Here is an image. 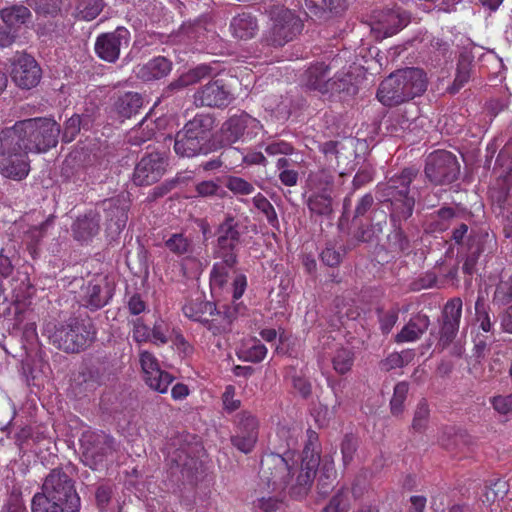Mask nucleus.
<instances>
[{
  "mask_svg": "<svg viewBox=\"0 0 512 512\" xmlns=\"http://www.w3.org/2000/svg\"><path fill=\"white\" fill-rule=\"evenodd\" d=\"M307 439L301 455V465L291 451L263 455L260 463V482L274 493L288 494L294 499L304 498L311 489L320 464L321 446L314 430H307Z\"/></svg>",
  "mask_w": 512,
  "mask_h": 512,
  "instance_id": "f257e3e1",
  "label": "nucleus"
},
{
  "mask_svg": "<svg viewBox=\"0 0 512 512\" xmlns=\"http://www.w3.org/2000/svg\"><path fill=\"white\" fill-rule=\"evenodd\" d=\"M0 173L21 180L30 171L28 153L32 144V119L18 121L0 133Z\"/></svg>",
  "mask_w": 512,
  "mask_h": 512,
  "instance_id": "f03ea898",
  "label": "nucleus"
},
{
  "mask_svg": "<svg viewBox=\"0 0 512 512\" xmlns=\"http://www.w3.org/2000/svg\"><path fill=\"white\" fill-rule=\"evenodd\" d=\"M80 497L72 479L53 469L45 478L42 493L34 494V512H79Z\"/></svg>",
  "mask_w": 512,
  "mask_h": 512,
  "instance_id": "7ed1b4c3",
  "label": "nucleus"
},
{
  "mask_svg": "<svg viewBox=\"0 0 512 512\" xmlns=\"http://www.w3.org/2000/svg\"><path fill=\"white\" fill-rule=\"evenodd\" d=\"M426 73L416 67L397 70L379 85L377 99L385 106L393 107L421 96L427 89Z\"/></svg>",
  "mask_w": 512,
  "mask_h": 512,
  "instance_id": "20e7f679",
  "label": "nucleus"
},
{
  "mask_svg": "<svg viewBox=\"0 0 512 512\" xmlns=\"http://www.w3.org/2000/svg\"><path fill=\"white\" fill-rule=\"evenodd\" d=\"M418 173L417 168L406 167L388 178L385 183L377 185L382 201L389 203L390 221L407 220L413 215L416 197L412 193L411 184Z\"/></svg>",
  "mask_w": 512,
  "mask_h": 512,
  "instance_id": "39448f33",
  "label": "nucleus"
},
{
  "mask_svg": "<svg viewBox=\"0 0 512 512\" xmlns=\"http://www.w3.org/2000/svg\"><path fill=\"white\" fill-rule=\"evenodd\" d=\"M338 59L317 60L309 64L300 76V84L308 90L325 94L353 95L357 87L352 83L349 73L332 70L337 68Z\"/></svg>",
  "mask_w": 512,
  "mask_h": 512,
  "instance_id": "423d86ee",
  "label": "nucleus"
},
{
  "mask_svg": "<svg viewBox=\"0 0 512 512\" xmlns=\"http://www.w3.org/2000/svg\"><path fill=\"white\" fill-rule=\"evenodd\" d=\"M182 311L185 317L200 323L214 336L230 333L237 315L236 308L223 306L222 310L217 309L215 303L201 296L188 300L182 307Z\"/></svg>",
  "mask_w": 512,
  "mask_h": 512,
  "instance_id": "0eeeda50",
  "label": "nucleus"
},
{
  "mask_svg": "<svg viewBox=\"0 0 512 512\" xmlns=\"http://www.w3.org/2000/svg\"><path fill=\"white\" fill-rule=\"evenodd\" d=\"M97 331L89 317L71 316L49 336L57 348L67 353H79L85 350L96 338Z\"/></svg>",
  "mask_w": 512,
  "mask_h": 512,
  "instance_id": "6e6552de",
  "label": "nucleus"
},
{
  "mask_svg": "<svg viewBox=\"0 0 512 512\" xmlns=\"http://www.w3.org/2000/svg\"><path fill=\"white\" fill-rule=\"evenodd\" d=\"M270 27L267 42L274 47H282L292 41L303 30V22L296 12L284 6H272L269 10Z\"/></svg>",
  "mask_w": 512,
  "mask_h": 512,
  "instance_id": "1a4fd4ad",
  "label": "nucleus"
},
{
  "mask_svg": "<svg viewBox=\"0 0 512 512\" xmlns=\"http://www.w3.org/2000/svg\"><path fill=\"white\" fill-rule=\"evenodd\" d=\"M460 172L456 156L446 150H437L426 158L424 173L434 185H444L454 182Z\"/></svg>",
  "mask_w": 512,
  "mask_h": 512,
  "instance_id": "9d476101",
  "label": "nucleus"
},
{
  "mask_svg": "<svg viewBox=\"0 0 512 512\" xmlns=\"http://www.w3.org/2000/svg\"><path fill=\"white\" fill-rule=\"evenodd\" d=\"M240 226L233 216H227L216 230L214 258H219L229 265L238 264L237 248L241 242Z\"/></svg>",
  "mask_w": 512,
  "mask_h": 512,
  "instance_id": "9b49d317",
  "label": "nucleus"
},
{
  "mask_svg": "<svg viewBox=\"0 0 512 512\" xmlns=\"http://www.w3.org/2000/svg\"><path fill=\"white\" fill-rule=\"evenodd\" d=\"M234 434L231 444L239 451L249 454L254 449L259 436V419L252 412L243 410L233 420Z\"/></svg>",
  "mask_w": 512,
  "mask_h": 512,
  "instance_id": "f8f14e48",
  "label": "nucleus"
},
{
  "mask_svg": "<svg viewBox=\"0 0 512 512\" xmlns=\"http://www.w3.org/2000/svg\"><path fill=\"white\" fill-rule=\"evenodd\" d=\"M139 362L145 383L154 391L166 393L174 377L161 369L156 356L147 350H141Z\"/></svg>",
  "mask_w": 512,
  "mask_h": 512,
  "instance_id": "ddd939ff",
  "label": "nucleus"
},
{
  "mask_svg": "<svg viewBox=\"0 0 512 512\" xmlns=\"http://www.w3.org/2000/svg\"><path fill=\"white\" fill-rule=\"evenodd\" d=\"M130 32L125 27H117L113 32L100 34L95 42L97 56L109 63H114L120 56L122 47H128Z\"/></svg>",
  "mask_w": 512,
  "mask_h": 512,
  "instance_id": "4468645a",
  "label": "nucleus"
},
{
  "mask_svg": "<svg viewBox=\"0 0 512 512\" xmlns=\"http://www.w3.org/2000/svg\"><path fill=\"white\" fill-rule=\"evenodd\" d=\"M166 159L159 152L149 153L136 164L133 182L137 186H149L158 182L165 173Z\"/></svg>",
  "mask_w": 512,
  "mask_h": 512,
  "instance_id": "2eb2a0df",
  "label": "nucleus"
},
{
  "mask_svg": "<svg viewBox=\"0 0 512 512\" xmlns=\"http://www.w3.org/2000/svg\"><path fill=\"white\" fill-rule=\"evenodd\" d=\"M262 125L260 121L246 112L230 116L221 127V134L224 141L233 144L247 136L257 135Z\"/></svg>",
  "mask_w": 512,
  "mask_h": 512,
  "instance_id": "dca6fc26",
  "label": "nucleus"
},
{
  "mask_svg": "<svg viewBox=\"0 0 512 512\" xmlns=\"http://www.w3.org/2000/svg\"><path fill=\"white\" fill-rule=\"evenodd\" d=\"M232 100V93L222 79L209 81L200 87L194 94V103L196 106L224 108Z\"/></svg>",
  "mask_w": 512,
  "mask_h": 512,
  "instance_id": "f3484780",
  "label": "nucleus"
},
{
  "mask_svg": "<svg viewBox=\"0 0 512 512\" xmlns=\"http://www.w3.org/2000/svg\"><path fill=\"white\" fill-rule=\"evenodd\" d=\"M69 0H34L35 11L37 13L39 37L52 35L56 32L57 23L51 19L58 16L62 7L68 4Z\"/></svg>",
  "mask_w": 512,
  "mask_h": 512,
  "instance_id": "a211bd4d",
  "label": "nucleus"
},
{
  "mask_svg": "<svg viewBox=\"0 0 512 512\" xmlns=\"http://www.w3.org/2000/svg\"><path fill=\"white\" fill-rule=\"evenodd\" d=\"M60 125L52 118L34 117V150L46 152L58 144Z\"/></svg>",
  "mask_w": 512,
  "mask_h": 512,
  "instance_id": "6ab92c4d",
  "label": "nucleus"
},
{
  "mask_svg": "<svg viewBox=\"0 0 512 512\" xmlns=\"http://www.w3.org/2000/svg\"><path fill=\"white\" fill-rule=\"evenodd\" d=\"M108 229L121 232L128 220L129 203L124 196H117L103 201Z\"/></svg>",
  "mask_w": 512,
  "mask_h": 512,
  "instance_id": "aec40b11",
  "label": "nucleus"
},
{
  "mask_svg": "<svg viewBox=\"0 0 512 512\" xmlns=\"http://www.w3.org/2000/svg\"><path fill=\"white\" fill-rule=\"evenodd\" d=\"M85 454L102 459L113 449L114 439L103 431H86L80 439Z\"/></svg>",
  "mask_w": 512,
  "mask_h": 512,
  "instance_id": "412c9836",
  "label": "nucleus"
},
{
  "mask_svg": "<svg viewBox=\"0 0 512 512\" xmlns=\"http://www.w3.org/2000/svg\"><path fill=\"white\" fill-rule=\"evenodd\" d=\"M113 296V289L104 278L100 282L90 281L85 288L83 301L91 311H96L108 304Z\"/></svg>",
  "mask_w": 512,
  "mask_h": 512,
  "instance_id": "4be33fe9",
  "label": "nucleus"
},
{
  "mask_svg": "<svg viewBox=\"0 0 512 512\" xmlns=\"http://www.w3.org/2000/svg\"><path fill=\"white\" fill-rule=\"evenodd\" d=\"M408 23V16L400 8H391L381 11L377 15V27L376 29L383 33L384 37H390Z\"/></svg>",
  "mask_w": 512,
  "mask_h": 512,
  "instance_id": "5701e85b",
  "label": "nucleus"
},
{
  "mask_svg": "<svg viewBox=\"0 0 512 512\" xmlns=\"http://www.w3.org/2000/svg\"><path fill=\"white\" fill-rule=\"evenodd\" d=\"M171 70L172 62L164 56H157L142 65H138L135 74L138 79L150 82L168 76Z\"/></svg>",
  "mask_w": 512,
  "mask_h": 512,
  "instance_id": "b1692460",
  "label": "nucleus"
},
{
  "mask_svg": "<svg viewBox=\"0 0 512 512\" xmlns=\"http://www.w3.org/2000/svg\"><path fill=\"white\" fill-rule=\"evenodd\" d=\"M229 29L236 39H252L259 31L257 17L249 11L238 13L231 19Z\"/></svg>",
  "mask_w": 512,
  "mask_h": 512,
  "instance_id": "393cba45",
  "label": "nucleus"
},
{
  "mask_svg": "<svg viewBox=\"0 0 512 512\" xmlns=\"http://www.w3.org/2000/svg\"><path fill=\"white\" fill-rule=\"evenodd\" d=\"M214 125L215 118L211 114L198 113L185 124L183 130L192 136H197L200 142L211 147L210 141Z\"/></svg>",
  "mask_w": 512,
  "mask_h": 512,
  "instance_id": "a878e982",
  "label": "nucleus"
},
{
  "mask_svg": "<svg viewBox=\"0 0 512 512\" xmlns=\"http://www.w3.org/2000/svg\"><path fill=\"white\" fill-rule=\"evenodd\" d=\"M210 149V146L200 142L197 136H192L183 129L176 134L174 151L181 157H194L200 154H207Z\"/></svg>",
  "mask_w": 512,
  "mask_h": 512,
  "instance_id": "bb28decb",
  "label": "nucleus"
},
{
  "mask_svg": "<svg viewBox=\"0 0 512 512\" xmlns=\"http://www.w3.org/2000/svg\"><path fill=\"white\" fill-rule=\"evenodd\" d=\"M430 325L429 317L425 314L418 313L410 318L400 332L395 336V342L405 343L414 342L427 331Z\"/></svg>",
  "mask_w": 512,
  "mask_h": 512,
  "instance_id": "cd10ccee",
  "label": "nucleus"
},
{
  "mask_svg": "<svg viewBox=\"0 0 512 512\" xmlns=\"http://www.w3.org/2000/svg\"><path fill=\"white\" fill-rule=\"evenodd\" d=\"M32 59L27 53L19 54L12 63L11 78L22 89L32 88Z\"/></svg>",
  "mask_w": 512,
  "mask_h": 512,
  "instance_id": "c85d7f7f",
  "label": "nucleus"
},
{
  "mask_svg": "<svg viewBox=\"0 0 512 512\" xmlns=\"http://www.w3.org/2000/svg\"><path fill=\"white\" fill-rule=\"evenodd\" d=\"M99 216L96 213H89L78 218L73 225L74 238L81 242L91 241L100 229Z\"/></svg>",
  "mask_w": 512,
  "mask_h": 512,
  "instance_id": "c756f323",
  "label": "nucleus"
},
{
  "mask_svg": "<svg viewBox=\"0 0 512 512\" xmlns=\"http://www.w3.org/2000/svg\"><path fill=\"white\" fill-rule=\"evenodd\" d=\"M143 106V97L137 92H126L119 96L115 102V109L119 116L131 118L136 115Z\"/></svg>",
  "mask_w": 512,
  "mask_h": 512,
  "instance_id": "7c9ffc66",
  "label": "nucleus"
},
{
  "mask_svg": "<svg viewBox=\"0 0 512 512\" xmlns=\"http://www.w3.org/2000/svg\"><path fill=\"white\" fill-rule=\"evenodd\" d=\"M268 353L267 347L258 339H252L240 347L236 355L239 360L250 363L262 362Z\"/></svg>",
  "mask_w": 512,
  "mask_h": 512,
  "instance_id": "2f4dec72",
  "label": "nucleus"
},
{
  "mask_svg": "<svg viewBox=\"0 0 512 512\" xmlns=\"http://www.w3.org/2000/svg\"><path fill=\"white\" fill-rule=\"evenodd\" d=\"M156 133V124L152 120L144 118L139 124L133 127L126 135L130 145L140 146L151 140Z\"/></svg>",
  "mask_w": 512,
  "mask_h": 512,
  "instance_id": "473e14b6",
  "label": "nucleus"
},
{
  "mask_svg": "<svg viewBox=\"0 0 512 512\" xmlns=\"http://www.w3.org/2000/svg\"><path fill=\"white\" fill-rule=\"evenodd\" d=\"M30 10L23 5H12L0 10V18L7 28L16 29L30 18Z\"/></svg>",
  "mask_w": 512,
  "mask_h": 512,
  "instance_id": "72a5a7b5",
  "label": "nucleus"
},
{
  "mask_svg": "<svg viewBox=\"0 0 512 512\" xmlns=\"http://www.w3.org/2000/svg\"><path fill=\"white\" fill-rule=\"evenodd\" d=\"M300 434L301 429L297 427H288L286 425L278 426L276 436L280 442L276 446L277 452L283 454V451H291L296 454L295 449L298 446Z\"/></svg>",
  "mask_w": 512,
  "mask_h": 512,
  "instance_id": "f704fd0d",
  "label": "nucleus"
},
{
  "mask_svg": "<svg viewBox=\"0 0 512 512\" xmlns=\"http://www.w3.org/2000/svg\"><path fill=\"white\" fill-rule=\"evenodd\" d=\"M296 162L287 157H281L276 161L278 179L288 187L296 186L299 180V173L295 169Z\"/></svg>",
  "mask_w": 512,
  "mask_h": 512,
  "instance_id": "c9c22d12",
  "label": "nucleus"
},
{
  "mask_svg": "<svg viewBox=\"0 0 512 512\" xmlns=\"http://www.w3.org/2000/svg\"><path fill=\"white\" fill-rule=\"evenodd\" d=\"M212 69L207 65H199L191 69L187 74L182 75L177 80L171 82L167 89L170 91L179 90L192 85L201 79L210 75Z\"/></svg>",
  "mask_w": 512,
  "mask_h": 512,
  "instance_id": "e433bc0d",
  "label": "nucleus"
},
{
  "mask_svg": "<svg viewBox=\"0 0 512 512\" xmlns=\"http://www.w3.org/2000/svg\"><path fill=\"white\" fill-rule=\"evenodd\" d=\"M472 62L473 58L470 55L466 53L460 54L455 79L451 87L452 92H458L466 83H468L471 77Z\"/></svg>",
  "mask_w": 512,
  "mask_h": 512,
  "instance_id": "4c0bfd02",
  "label": "nucleus"
},
{
  "mask_svg": "<svg viewBox=\"0 0 512 512\" xmlns=\"http://www.w3.org/2000/svg\"><path fill=\"white\" fill-rule=\"evenodd\" d=\"M307 206L311 214L329 216L332 209V198L325 192L313 193L308 197Z\"/></svg>",
  "mask_w": 512,
  "mask_h": 512,
  "instance_id": "58836bf2",
  "label": "nucleus"
},
{
  "mask_svg": "<svg viewBox=\"0 0 512 512\" xmlns=\"http://www.w3.org/2000/svg\"><path fill=\"white\" fill-rule=\"evenodd\" d=\"M350 509V491L343 486L334 493L321 512H349Z\"/></svg>",
  "mask_w": 512,
  "mask_h": 512,
  "instance_id": "ea45409f",
  "label": "nucleus"
},
{
  "mask_svg": "<svg viewBox=\"0 0 512 512\" xmlns=\"http://www.w3.org/2000/svg\"><path fill=\"white\" fill-rule=\"evenodd\" d=\"M403 221H391L393 231L388 235V243L394 252H406L410 249V241L401 227Z\"/></svg>",
  "mask_w": 512,
  "mask_h": 512,
  "instance_id": "a19ab883",
  "label": "nucleus"
},
{
  "mask_svg": "<svg viewBox=\"0 0 512 512\" xmlns=\"http://www.w3.org/2000/svg\"><path fill=\"white\" fill-rule=\"evenodd\" d=\"M166 248L177 256L190 255L193 252L192 241L183 233H174L165 241Z\"/></svg>",
  "mask_w": 512,
  "mask_h": 512,
  "instance_id": "79ce46f5",
  "label": "nucleus"
},
{
  "mask_svg": "<svg viewBox=\"0 0 512 512\" xmlns=\"http://www.w3.org/2000/svg\"><path fill=\"white\" fill-rule=\"evenodd\" d=\"M492 302L497 306H506L512 302V274L501 276L496 284Z\"/></svg>",
  "mask_w": 512,
  "mask_h": 512,
  "instance_id": "37998d69",
  "label": "nucleus"
},
{
  "mask_svg": "<svg viewBox=\"0 0 512 512\" xmlns=\"http://www.w3.org/2000/svg\"><path fill=\"white\" fill-rule=\"evenodd\" d=\"M355 355L351 349H337L332 357L333 369L340 375L348 373L354 365Z\"/></svg>",
  "mask_w": 512,
  "mask_h": 512,
  "instance_id": "c03bdc74",
  "label": "nucleus"
},
{
  "mask_svg": "<svg viewBox=\"0 0 512 512\" xmlns=\"http://www.w3.org/2000/svg\"><path fill=\"white\" fill-rule=\"evenodd\" d=\"M236 265H229L221 260L213 264L210 272V287L212 290H221L228 282L229 270Z\"/></svg>",
  "mask_w": 512,
  "mask_h": 512,
  "instance_id": "a18cd8bd",
  "label": "nucleus"
},
{
  "mask_svg": "<svg viewBox=\"0 0 512 512\" xmlns=\"http://www.w3.org/2000/svg\"><path fill=\"white\" fill-rule=\"evenodd\" d=\"M475 316L479 323V328L484 332H490L493 323L490 319L489 306L486 304L485 294L480 291L475 302Z\"/></svg>",
  "mask_w": 512,
  "mask_h": 512,
  "instance_id": "49530a36",
  "label": "nucleus"
},
{
  "mask_svg": "<svg viewBox=\"0 0 512 512\" xmlns=\"http://www.w3.org/2000/svg\"><path fill=\"white\" fill-rule=\"evenodd\" d=\"M168 459L177 468H180L182 473L185 470L190 471V470L196 468V464H197V460L194 457H191L188 454L186 448H184V447L176 449L173 452H169Z\"/></svg>",
  "mask_w": 512,
  "mask_h": 512,
  "instance_id": "de8ad7c7",
  "label": "nucleus"
},
{
  "mask_svg": "<svg viewBox=\"0 0 512 512\" xmlns=\"http://www.w3.org/2000/svg\"><path fill=\"white\" fill-rule=\"evenodd\" d=\"M87 118L88 117L82 118L80 115L74 114L69 119H67L64 124L62 141L64 143H70L75 140L81 128H85Z\"/></svg>",
  "mask_w": 512,
  "mask_h": 512,
  "instance_id": "09e8293b",
  "label": "nucleus"
},
{
  "mask_svg": "<svg viewBox=\"0 0 512 512\" xmlns=\"http://www.w3.org/2000/svg\"><path fill=\"white\" fill-rule=\"evenodd\" d=\"M254 506L261 512H278L284 506L283 493L260 497L254 502Z\"/></svg>",
  "mask_w": 512,
  "mask_h": 512,
  "instance_id": "8fccbe9b",
  "label": "nucleus"
},
{
  "mask_svg": "<svg viewBox=\"0 0 512 512\" xmlns=\"http://www.w3.org/2000/svg\"><path fill=\"white\" fill-rule=\"evenodd\" d=\"M462 306V300L458 297L448 300L442 312L443 321L460 325Z\"/></svg>",
  "mask_w": 512,
  "mask_h": 512,
  "instance_id": "3c124183",
  "label": "nucleus"
},
{
  "mask_svg": "<svg viewBox=\"0 0 512 512\" xmlns=\"http://www.w3.org/2000/svg\"><path fill=\"white\" fill-rule=\"evenodd\" d=\"M408 391L409 385L406 382H399L395 385L394 393L390 401L391 413L393 415H399L402 413Z\"/></svg>",
  "mask_w": 512,
  "mask_h": 512,
  "instance_id": "603ef678",
  "label": "nucleus"
},
{
  "mask_svg": "<svg viewBox=\"0 0 512 512\" xmlns=\"http://www.w3.org/2000/svg\"><path fill=\"white\" fill-rule=\"evenodd\" d=\"M456 216V211L452 207H442L431 215L433 222L431 225L434 230L445 231L450 225V221Z\"/></svg>",
  "mask_w": 512,
  "mask_h": 512,
  "instance_id": "864d4df0",
  "label": "nucleus"
},
{
  "mask_svg": "<svg viewBox=\"0 0 512 512\" xmlns=\"http://www.w3.org/2000/svg\"><path fill=\"white\" fill-rule=\"evenodd\" d=\"M253 204L259 211H261L265 215L270 225L275 226L276 224H278V216L276 210L270 203V201L263 194L258 193L257 195H255L253 198Z\"/></svg>",
  "mask_w": 512,
  "mask_h": 512,
  "instance_id": "5fc2aeb1",
  "label": "nucleus"
},
{
  "mask_svg": "<svg viewBox=\"0 0 512 512\" xmlns=\"http://www.w3.org/2000/svg\"><path fill=\"white\" fill-rule=\"evenodd\" d=\"M343 0H305L306 7L314 15L327 11H336L341 7Z\"/></svg>",
  "mask_w": 512,
  "mask_h": 512,
  "instance_id": "6e6d98bb",
  "label": "nucleus"
},
{
  "mask_svg": "<svg viewBox=\"0 0 512 512\" xmlns=\"http://www.w3.org/2000/svg\"><path fill=\"white\" fill-rule=\"evenodd\" d=\"M336 479V470L332 463H325L321 470V475L318 479L319 493L325 495L333 487Z\"/></svg>",
  "mask_w": 512,
  "mask_h": 512,
  "instance_id": "4d7b16f0",
  "label": "nucleus"
},
{
  "mask_svg": "<svg viewBox=\"0 0 512 512\" xmlns=\"http://www.w3.org/2000/svg\"><path fill=\"white\" fill-rule=\"evenodd\" d=\"M429 415L430 410L426 399L420 400L414 413L412 428L417 432L424 431L428 423Z\"/></svg>",
  "mask_w": 512,
  "mask_h": 512,
  "instance_id": "13d9d810",
  "label": "nucleus"
},
{
  "mask_svg": "<svg viewBox=\"0 0 512 512\" xmlns=\"http://www.w3.org/2000/svg\"><path fill=\"white\" fill-rule=\"evenodd\" d=\"M226 187L235 195H250L255 191L252 183L237 176L228 177Z\"/></svg>",
  "mask_w": 512,
  "mask_h": 512,
  "instance_id": "bf43d9fd",
  "label": "nucleus"
},
{
  "mask_svg": "<svg viewBox=\"0 0 512 512\" xmlns=\"http://www.w3.org/2000/svg\"><path fill=\"white\" fill-rule=\"evenodd\" d=\"M378 318H379V326L380 330L383 334H389L398 321L399 317V309L392 308L388 311H383L382 309L377 310Z\"/></svg>",
  "mask_w": 512,
  "mask_h": 512,
  "instance_id": "052dcab7",
  "label": "nucleus"
},
{
  "mask_svg": "<svg viewBox=\"0 0 512 512\" xmlns=\"http://www.w3.org/2000/svg\"><path fill=\"white\" fill-rule=\"evenodd\" d=\"M223 410L231 414L241 407V400L236 398V388L233 385H227L222 394Z\"/></svg>",
  "mask_w": 512,
  "mask_h": 512,
  "instance_id": "680f3d73",
  "label": "nucleus"
},
{
  "mask_svg": "<svg viewBox=\"0 0 512 512\" xmlns=\"http://www.w3.org/2000/svg\"><path fill=\"white\" fill-rule=\"evenodd\" d=\"M102 0H81L79 4L82 18L91 21L95 19L102 11Z\"/></svg>",
  "mask_w": 512,
  "mask_h": 512,
  "instance_id": "e2e57ef3",
  "label": "nucleus"
},
{
  "mask_svg": "<svg viewBox=\"0 0 512 512\" xmlns=\"http://www.w3.org/2000/svg\"><path fill=\"white\" fill-rule=\"evenodd\" d=\"M195 190L197 194L202 197L218 196L222 198L225 195V191L216 182L212 180H205L199 182L195 186Z\"/></svg>",
  "mask_w": 512,
  "mask_h": 512,
  "instance_id": "0e129e2a",
  "label": "nucleus"
},
{
  "mask_svg": "<svg viewBox=\"0 0 512 512\" xmlns=\"http://www.w3.org/2000/svg\"><path fill=\"white\" fill-rule=\"evenodd\" d=\"M357 439L352 435H345L341 443V453L344 466H348L354 459L357 451Z\"/></svg>",
  "mask_w": 512,
  "mask_h": 512,
  "instance_id": "69168bd1",
  "label": "nucleus"
},
{
  "mask_svg": "<svg viewBox=\"0 0 512 512\" xmlns=\"http://www.w3.org/2000/svg\"><path fill=\"white\" fill-rule=\"evenodd\" d=\"M490 403L493 409L501 415L512 413V393L493 396L490 398Z\"/></svg>",
  "mask_w": 512,
  "mask_h": 512,
  "instance_id": "338daca9",
  "label": "nucleus"
},
{
  "mask_svg": "<svg viewBox=\"0 0 512 512\" xmlns=\"http://www.w3.org/2000/svg\"><path fill=\"white\" fill-rule=\"evenodd\" d=\"M239 151L235 148H229L221 153L218 158L211 159L209 161L203 162L200 167L204 171H213L219 169L223 164H226V161L232 155H238Z\"/></svg>",
  "mask_w": 512,
  "mask_h": 512,
  "instance_id": "774afa93",
  "label": "nucleus"
}]
</instances>
